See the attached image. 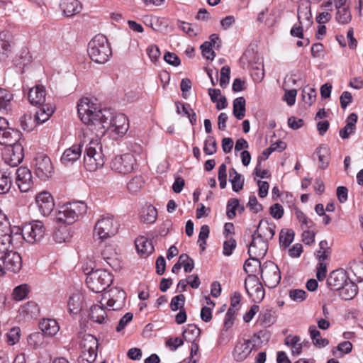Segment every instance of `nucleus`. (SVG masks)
Here are the masks:
<instances>
[{
  "instance_id": "1",
  "label": "nucleus",
  "mask_w": 363,
  "mask_h": 363,
  "mask_svg": "<svg viewBox=\"0 0 363 363\" xmlns=\"http://www.w3.org/2000/svg\"><path fill=\"white\" fill-rule=\"evenodd\" d=\"M77 112L87 129L96 136L103 135L110 129L118 135H123L129 128L128 119L123 113H113L109 109H99L89 98H82L77 104Z\"/></svg>"
},
{
  "instance_id": "2",
  "label": "nucleus",
  "mask_w": 363,
  "mask_h": 363,
  "mask_svg": "<svg viewBox=\"0 0 363 363\" xmlns=\"http://www.w3.org/2000/svg\"><path fill=\"white\" fill-rule=\"evenodd\" d=\"M87 52L91 60L99 64L106 62L112 55L107 38L101 34L95 35L89 41Z\"/></svg>"
},
{
  "instance_id": "3",
  "label": "nucleus",
  "mask_w": 363,
  "mask_h": 363,
  "mask_svg": "<svg viewBox=\"0 0 363 363\" xmlns=\"http://www.w3.org/2000/svg\"><path fill=\"white\" fill-rule=\"evenodd\" d=\"M87 206L84 202L77 201L64 204L55 214L57 223L71 225L83 217L86 213Z\"/></svg>"
},
{
  "instance_id": "4",
  "label": "nucleus",
  "mask_w": 363,
  "mask_h": 363,
  "mask_svg": "<svg viewBox=\"0 0 363 363\" xmlns=\"http://www.w3.org/2000/svg\"><path fill=\"white\" fill-rule=\"evenodd\" d=\"M14 232L19 234L20 238L16 239V245L20 244L22 240L29 243L40 242L44 237L45 228L42 221L34 220L26 224L22 229L18 227L13 228L12 235L14 238Z\"/></svg>"
},
{
  "instance_id": "5",
  "label": "nucleus",
  "mask_w": 363,
  "mask_h": 363,
  "mask_svg": "<svg viewBox=\"0 0 363 363\" xmlns=\"http://www.w3.org/2000/svg\"><path fill=\"white\" fill-rule=\"evenodd\" d=\"M84 167L89 172H95L104 166V155L102 145L99 140H91L87 145L84 156Z\"/></svg>"
},
{
  "instance_id": "6",
  "label": "nucleus",
  "mask_w": 363,
  "mask_h": 363,
  "mask_svg": "<svg viewBox=\"0 0 363 363\" xmlns=\"http://www.w3.org/2000/svg\"><path fill=\"white\" fill-rule=\"evenodd\" d=\"M113 281V277L106 270L97 269L87 274V286L95 293H101L108 287Z\"/></svg>"
},
{
  "instance_id": "7",
  "label": "nucleus",
  "mask_w": 363,
  "mask_h": 363,
  "mask_svg": "<svg viewBox=\"0 0 363 363\" xmlns=\"http://www.w3.org/2000/svg\"><path fill=\"white\" fill-rule=\"evenodd\" d=\"M119 228V224L113 216H107L99 219L95 225L94 237L104 240L114 235Z\"/></svg>"
},
{
  "instance_id": "8",
  "label": "nucleus",
  "mask_w": 363,
  "mask_h": 363,
  "mask_svg": "<svg viewBox=\"0 0 363 363\" xmlns=\"http://www.w3.org/2000/svg\"><path fill=\"white\" fill-rule=\"evenodd\" d=\"M137 166L136 159L131 153L115 157L111 162V169L118 174H128L133 172Z\"/></svg>"
},
{
  "instance_id": "9",
  "label": "nucleus",
  "mask_w": 363,
  "mask_h": 363,
  "mask_svg": "<svg viewBox=\"0 0 363 363\" xmlns=\"http://www.w3.org/2000/svg\"><path fill=\"white\" fill-rule=\"evenodd\" d=\"M125 298V293L123 290L113 288L103 295L100 303L106 305L108 307V311H115L124 307Z\"/></svg>"
},
{
  "instance_id": "10",
  "label": "nucleus",
  "mask_w": 363,
  "mask_h": 363,
  "mask_svg": "<svg viewBox=\"0 0 363 363\" xmlns=\"http://www.w3.org/2000/svg\"><path fill=\"white\" fill-rule=\"evenodd\" d=\"M257 347L252 338H240L236 342L233 351V357L235 361L242 362L247 359L253 351Z\"/></svg>"
},
{
  "instance_id": "11",
  "label": "nucleus",
  "mask_w": 363,
  "mask_h": 363,
  "mask_svg": "<svg viewBox=\"0 0 363 363\" xmlns=\"http://www.w3.org/2000/svg\"><path fill=\"white\" fill-rule=\"evenodd\" d=\"M261 278L268 288H275L281 280V273L278 266L273 262H265L261 268Z\"/></svg>"
},
{
  "instance_id": "12",
  "label": "nucleus",
  "mask_w": 363,
  "mask_h": 363,
  "mask_svg": "<svg viewBox=\"0 0 363 363\" xmlns=\"http://www.w3.org/2000/svg\"><path fill=\"white\" fill-rule=\"evenodd\" d=\"M2 157L5 163L11 166H18L24 158L23 147L21 143H15L5 147L2 150Z\"/></svg>"
},
{
  "instance_id": "13",
  "label": "nucleus",
  "mask_w": 363,
  "mask_h": 363,
  "mask_svg": "<svg viewBox=\"0 0 363 363\" xmlns=\"http://www.w3.org/2000/svg\"><path fill=\"white\" fill-rule=\"evenodd\" d=\"M35 174L43 181L48 180L53 172L51 160L47 155L38 153L34 159Z\"/></svg>"
},
{
  "instance_id": "14",
  "label": "nucleus",
  "mask_w": 363,
  "mask_h": 363,
  "mask_svg": "<svg viewBox=\"0 0 363 363\" xmlns=\"http://www.w3.org/2000/svg\"><path fill=\"white\" fill-rule=\"evenodd\" d=\"M35 200L40 213L43 216H48L52 212L55 208V201L50 192L43 191L37 194Z\"/></svg>"
},
{
  "instance_id": "15",
  "label": "nucleus",
  "mask_w": 363,
  "mask_h": 363,
  "mask_svg": "<svg viewBox=\"0 0 363 363\" xmlns=\"http://www.w3.org/2000/svg\"><path fill=\"white\" fill-rule=\"evenodd\" d=\"M350 280L346 271L339 269L330 272L327 278V286L332 291H339Z\"/></svg>"
},
{
  "instance_id": "16",
  "label": "nucleus",
  "mask_w": 363,
  "mask_h": 363,
  "mask_svg": "<svg viewBox=\"0 0 363 363\" xmlns=\"http://www.w3.org/2000/svg\"><path fill=\"white\" fill-rule=\"evenodd\" d=\"M252 237V240L248 248L250 257L263 258L268 250V242L256 236V233H254Z\"/></svg>"
},
{
  "instance_id": "17",
  "label": "nucleus",
  "mask_w": 363,
  "mask_h": 363,
  "mask_svg": "<svg viewBox=\"0 0 363 363\" xmlns=\"http://www.w3.org/2000/svg\"><path fill=\"white\" fill-rule=\"evenodd\" d=\"M16 183L21 192H27L30 189L33 180L30 169L21 167L16 170Z\"/></svg>"
},
{
  "instance_id": "18",
  "label": "nucleus",
  "mask_w": 363,
  "mask_h": 363,
  "mask_svg": "<svg viewBox=\"0 0 363 363\" xmlns=\"http://www.w3.org/2000/svg\"><path fill=\"white\" fill-rule=\"evenodd\" d=\"M2 259L7 271L17 273L22 267V258L20 254L16 252L6 251Z\"/></svg>"
},
{
  "instance_id": "19",
  "label": "nucleus",
  "mask_w": 363,
  "mask_h": 363,
  "mask_svg": "<svg viewBox=\"0 0 363 363\" xmlns=\"http://www.w3.org/2000/svg\"><path fill=\"white\" fill-rule=\"evenodd\" d=\"M111 312L108 311V307L106 305L100 303V305L96 304L91 307L89 315L93 321L99 324H106L109 321Z\"/></svg>"
},
{
  "instance_id": "20",
  "label": "nucleus",
  "mask_w": 363,
  "mask_h": 363,
  "mask_svg": "<svg viewBox=\"0 0 363 363\" xmlns=\"http://www.w3.org/2000/svg\"><path fill=\"white\" fill-rule=\"evenodd\" d=\"M255 233H256V236L268 242L275 234V225L273 223H269L268 220L262 219L259 221Z\"/></svg>"
},
{
  "instance_id": "21",
  "label": "nucleus",
  "mask_w": 363,
  "mask_h": 363,
  "mask_svg": "<svg viewBox=\"0 0 363 363\" xmlns=\"http://www.w3.org/2000/svg\"><path fill=\"white\" fill-rule=\"evenodd\" d=\"M82 145L78 144L66 149L61 157V162L65 165L73 164L79 159L82 152Z\"/></svg>"
},
{
  "instance_id": "22",
  "label": "nucleus",
  "mask_w": 363,
  "mask_h": 363,
  "mask_svg": "<svg viewBox=\"0 0 363 363\" xmlns=\"http://www.w3.org/2000/svg\"><path fill=\"white\" fill-rule=\"evenodd\" d=\"M20 133L18 130L8 128L0 130V144L5 147L15 143H19Z\"/></svg>"
},
{
  "instance_id": "23",
  "label": "nucleus",
  "mask_w": 363,
  "mask_h": 363,
  "mask_svg": "<svg viewBox=\"0 0 363 363\" xmlns=\"http://www.w3.org/2000/svg\"><path fill=\"white\" fill-rule=\"evenodd\" d=\"M45 89L42 85L31 88L28 92V100L33 105H43L45 101Z\"/></svg>"
},
{
  "instance_id": "24",
  "label": "nucleus",
  "mask_w": 363,
  "mask_h": 363,
  "mask_svg": "<svg viewBox=\"0 0 363 363\" xmlns=\"http://www.w3.org/2000/svg\"><path fill=\"white\" fill-rule=\"evenodd\" d=\"M64 15L69 17L79 13L82 6L77 0H62L60 4Z\"/></svg>"
},
{
  "instance_id": "25",
  "label": "nucleus",
  "mask_w": 363,
  "mask_h": 363,
  "mask_svg": "<svg viewBox=\"0 0 363 363\" xmlns=\"http://www.w3.org/2000/svg\"><path fill=\"white\" fill-rule=\"evenodd\" d=\"M357 118V115L354 113H352L347 116L345 126L339 132V135L342 139H347L355 132Z\"/></svg>"
},
{
  "instance_id": "26",
  "label": "nucleus",
  "mask_w": 363,
  "mask_h": 363,
  "mask_svg": "<svg viewBox=\"0 0 363 363\" xmlns=\"http://www.w3.org/2000/svg\"><path fill=\"white\" fill-rule=\"evenodd\" d=\"M301 338L298 335H289L284 340V344L291 347V354L294 356L301 354L302 349L308 342H300Z\"/></svg>"
},
{
  "instance_id": "27",
  "label": "nucleus",
  "mask_w": 363,
  "mask_h": 363,
  "mask_svg": "<svg viewBox=\"0 0 363 363\" xmlns=\"http://www.w3.org/2000/svg\"><path fill=\"white\" fill-rule=\"evenodd\" d=\"M135 244L138 252L144 256H148L154 251L152 241L145 236L138 237L135 240Z\"/></svg>"
},
{
  "instance_id": "28",
  "label": "nucleus",
  "mask_w": 363,
  "mask_h": 363,
  "mask_svg": "<svg viewBox=\"0 0 363 363\" xmlns=\"http://www.w3.org/2000/svg\"><path fill=\"white\" fill-rule=\"evenodd\" d=\"M19 238V234L16 232H14V238L12 234H2L0 235V260L3 259L4 254L8 251L10 245L17 246L16 239Z\"/></svg>"
},
{
  "instance_id": "29",
  "label": "nucleus",
  "mask_w": 363,
  "mask_h": 363,
  "mask_svg": "<svg viewBox=\"0 0 363 363\" xmlns=\"http://www.w3.org/2000/svg\"><path fill=\"white\" fill-rule=\"evenodd\" d=\"M40 328L45 335L54 336L59 331L60 327L54 319H43L40 322Z\"/></svg>"
},
{
  "instance_id": "30",
  "label": "nucleus",
  "mask_w": 363,
  "mask_h": 363,
  "mask_svg": "<svg viewBox=\"0 0 363 363\" xmlns=\"http://www.w3.org/2000/svg\"><path fill=\"white\" fill-rule=\"evenodd\" d=\"M35 114V119L38 123L42 124L47 121L54 113V108L49 104L40 105Z\"/></svg>"
},
{
  "instance_id": "31",
  "label": "nucleus",
  "mask_w": 363,
  "mask_h": 363,
  "mask_svg": "<svg viewBox=\"0 0 363 363\" xmlns=\"http://www.w3.org/2000/svg\"><path fill=\"white\" fill-rule=\"evenodd\" d=\"M229 181L232 184V189L235 192H238L243 189L244 178L237 172L235 168L229 169Z\"/></svg>"
},
{
  "instance_id": "32",
  "label": "nucleus",
  "mask_w": 363,
  "mask_h": 363,
  "mask_svg": "<svg viewBox=\"0 0 363 363\" xmlns=\"http://www.w3.org/2000/svg\"><path fill=\"white\" fill-rule=\"evenodd\" d=\"M157 216V209L152 205L146 206L142 208L140 213V219L145 223H153L155 222Z\"/></svg>"
},
{
  "instance_id": "33",
  "label": "nucleus",
  "mask_w": 363,
  "mask_h": 363,
  "mask_svg": "<svg viewBox=\"0 0 363 363\" xmlns=\"http://www.w3.org/2000/svg\"><path fill=\"white\" fill-rule=\"evenodd\" d=\"M245 104L246 101L242 96L238 97L233 101V113L237 119L241 120L245 117Z\"/></svg>"
},
{
  "instance_id": "34",
  "label": "nucleus",
  "mask_w": 363,
  "mask_h": 363,
  "mask_svg": "<svg viewBox=\"0 0 363 363\" xmlns=\"http://www.w3.org/2000/svg\"><path fill=\"white\" fill-rule=\"evenodd\" d=\"M357 286L351 280L348 281L344 287L339 290L340 296L344 300H351L357 294Z\"/></svg>"
},
{
  "instance_id": "35",
  "label": "nucleus",
  "mask_w": 363,
  "mask_h": 363,
  "mask_svg": "<svg viewBox=\"0 0 363 363\" xmlns=\"http://www.w3.org/2000/svg\"><path fill=\"white\" fill-rule=\"evenodd\" d=\"M12 186L11 174L9 170L0 171V194H6Z\"/></svg>"
},
{
  "instance_id": "36",
  "label": "nucleus",
  "mask_w": 363,
  "mask_h": 363,
  "mask_svg": "<svg viewBox=\"0 0 363 363\" xmlns=\"http://www.w3.org/2000/svg\"><path fill=\"white\" fill-rule=\"evenodd\" d=\"M45 335L41 332L33 333L28 337V343L34 348H40L46 345Z\"/></svg>"
},
{
  "instance_id": "37",
  "label": "nucleus",
  "mask_w": 363,
  "mask_h": 363,
  "mask_svg": "<svg viewBox=\"0 0 363 363\" xmlns=\"http://www.w3.org/2000/svg\"><path fill=\"white\" fill-rule=\"evenodd\" d=\"M81 296L78 293H75L72 294L69 297L67 306L69 312L70 314L75 315L77 314L81 309Z\"/></svg>"
},
{
  "instance_id": "38",
  "label": "nucleus",
  "mask_w": 363,
  "mask_h": 363,
  "mask_svg": "<svg viewBox=\"0 0 363 363\" xmlns=\"http://www.w3.org/2000/svg\"><path fill=\"white\" fill-rule=\"evenodd\" d=\"M13 94L8 90L0 88V111H7L11 109Z\"/></svg>"
},
{
  "instance_id": "39",
  "label": "nucleus",
  "mask_w": 363,
  "mask_h": 363,
  "mask_svg": "<svg viewBox=\"0 0 363 363\" xmlns=\"http://www.w3.org/2000/svg\"><path fill=\"white\" fill-rule=\"evenodd\" d=\"M335 20L338 23L342 25H346L350 23L352 20V13L350 6L337 9Z\"/></svg>"
},
{
  "instance_id": "40",
  "label": "nucleus",
  "mask_w": 363,
  "mask_h": 363,
  "mask_svg": "<svg viewBox=\"0 0 363 363\" xmlns=\"http://www.w3.org/2000/svg\"><path fill=\"white\" fill-rule=\"evenodd\" d=\"M259 259V257H250V259L245 261L244 270L248 275L254 274L258 268L261 270L262 265Z\"/></svg>"
},
{
  "instance_id": "41",
  "label": "nucleus",
  "mask_w": 363,
  "mask_h": 363,
  "mask_svg": "<svg viewBox=\"0 0 363 363\" xmlns=\"http://www.w3.org/2000/svg\"><path fill=\"white\" fill-rule=\"evenodd\" d=\"M199 335L200 329L195 325H188L183 331V337L188 342H194Z\"/></svg>"
},
{
  "instance_id": "42",
  "label": "nucleus",
  "mask_w": 363,
  "mask_h": 363,
  "mask_svg": "<svg viewBox=\"0 0 363 363\" xmlns=\"http://www.w3.org/2000/svg\"><path fill=\"white\" fill-rule=\"evenodd\" d=\"M320 167L325 169L329 164L330 149L326 145H322L317 150Z\"/></svg>"
},
{
  "instance_id": "43",
  "label": "nucleus",
  "mask_w": 363,
  "mask_h": 363,
  "mask_svg": "<svg viewBox=\"0 0 363 363\" xmlns=\"http://www.w3.org/2000/svg\"><path fill=\"white\" fill-rule=\"evenodd\" d=\"M35 118H33L30 114H24L20 118V125L21 128L27 132L32 131L36 126Z\"/></svg>"
},
{
  "instance_id": "44",
  "label": "nucleus",
  "mask_w": 363,
  "mask_h": 363,
  "mask_svg": "<svg viewBox=\"0 0 363 363\" xmlns=\"http://www.w3.org/2000/svg\"><path fill=\"white\" fill-rule=\"evenodd\" d=\"M30 288L28 284H21L14 288L12 296L16 301H22L26 298L29 293Z\"/></svg>"
},
{
  "instance_id": "45",
  "label": "nucleus",
  "mask_w": 363,
  "mask_h": 363,
  "mask_svg": "<svg viewBox=\"0 0 363 363\" xmlns=\"http://www.w3.org/2000/svg\"><path fill=\"white\" fill-rule=\"evenodd\" d=\"M350 269L359 282L363 280V261L353 260L350 263Z\"/></svg>"
},
{
  "instance_id": "46",
  "label": "nucleus",
  "mask_w": 363,
  "mask_h": 363,
  "mask_svg": "<svg viewBox=\"0 0 363 363\" xmlns=\"http://www.w3.org/2000/svg\"><path fill=\"white\" fill-rule=\"evenodd\" d=\"M295 215L297 220L301 223L302 228H311L314 226V223L310 218H308L299 208H296L295 209Z\"/></svg>"
},
{
  "instance_id": "47",
  "label": "nucleus",
  "mask_w": 363,
  "mask_h": 363,
  "mask_svg": "<svg viewBox=\"0 0 363 363\" xmlns=\"http://www.w3.org/2000/svg\"><path fill=\"white\" fill-rule=\"evenodd\" d=\"M240 208V201L238 199H230L227 203L226 215L230 220L233 219L235 216V211Z\"/></svg>"
},
{
  "instance_id": "48",
  "label": "nucleus",
  "mask_w": 363,
  "mask_h": 363,
  "mask_svg": "<svg viewBox=\"0 0 363 363\" xmlns=\"http://www.w3.org/2000/svg\"><path fill=\"white\" fill-rule=\"evenodd\" d=\"M13 228L11 227L7 216L0 209V235L2 234H12Z\"/></svg>"
},
{
  "instance_id": "49",
  "label": "nucleus",
  "mask_w": 363,
  "mask_h": 363,
  "mask_svg": "<svg viewBox=\"0 0 363 363\" xmlns=\"http://www.w3.org/2000/svg\"><path fill=\"white\" fill-rule=\"evenodd\" d=\"M274 315L271 310H265L259 314V321L264 327L270 326L274 323Z\"/></svg>"
},
{
  "instance_id": "50",
  "label": "nucleus",
  "mask_w": 363,
  "mask_h": 363,
  "mask_svg": "<svg viewBox=\"0 0 363 363\" xmlns=\"http://www.w3.org/2000/svg\"><path fill=\"white\" fill-rule=\"evenodd\" d=\"M179 261L182 266L184 267L185 272H191L194 268V262L192 258H191L186 254H182L179 257Z\"/></svg>"
},
{
  "instance_id": "51",
  "label": "nucleus",
  "mask_w": 363,
  "mask_h": 363,
  "mask_svg": "<svg viewBox=\"0 0 363 363\" xmlns=\"http://www.w3.org/2000/svg\"><path fill=\"white\" fill-rule=\"evenodd\" d=\"M217 150V143L213 136L206 138L204 142L203 151L207 155H213Z\"/></svg>"
},
{
  "instance_id": "52",
  "label": "nucleus",
  "mask_w": 363,
  "mask_h": 363,
  "mask_svg": "<svg viewBox=\"0 0 363 363\" xmlns=\"http://www.w3.org/2000/svg\"><path fill=\"white\" fill-rule=\"evenodd\" d=\"M247 293L255 302H260L264 297V290L262 284H259L256 287L252 289L250 292Z\"/></svg>"
},
{
  "instance_id": "53",
  "label": "nucleus",
  "mask_w": 363,
  "mask_h": 363,
  "mask_svg": "<svg viewBox=\"0 0 363 363\" xmlns=\"http://www.w3.org/2000/svg\"><path fill=\"white\" fill-rule=\"evenodd\" d=\"M294 238V233L291 230H288L286 232L281 231L279 235L280 245L284 247H288L290 244L293 242Z\"/></svg>"
},
{
  "instance_id": "54",
  "label": "nucleus",
  "mask_w": 363,
  "mask_h": 363,
  "mask_svg": "<svg viewBox=\"0 0 363 363\" xmlns=\"http://www.w3.org/2000/svg\"><path fill=\"white\" fill-rule=\"evenodd\" d=\"M185 296L183 294H179L174 296L170 302V308L172 311H177L178 310L184 309Z\"/></svg>"
},
{
  "instance_id": "55",
  "label": "nucleus",
  "mask_w": 363,
  "mask_h": 363,
  "mask_svg": "<svg viewBox=\"0 0 363 363\" xmlns=\"http://www.w3.org/2000/svg\"><path fill=\"white\" fill-rule=\"evenodd\" d=\"M81 347L82 350H90L93 347H98V340L92 335H85L81 342Z\"/></svg>"
},
{
  "instance_id": "56",
  "label": "nucleus",
  "mask_w": 363,
  "mask_h": 363,
  "mask_svg": "<svg viewBox=\"0 0 363 363\" xmlns=\"http://www.w3.org/2000/svg\"><path fill=\"white\" fill-rule=\"evenodd\" d=\"M212 43L206 41L200 47L202 55L207 60H213L216 56V53L212 50Z\"/></svg>"
},
{
  "instance_id": "57",
  "label": "nucleus",
  "mask_w": 363,
  "mask_h": 363,
  "mask_svg": "<svg viewBox=\"0 0 363 363\" xmlns=\"http://www.w3.org/2000/svg\"><path fill=\"white\" fill-rule=\"evenodd\" d=\"M143 184V179L140 177H135L128 183L127 188L130 193L135 194L141 189Z\"/></svg>"
},
{
  "instance_id": "58",
  "label": "nucleus",
  "mask_w": 363,
  "mask_h": 363,
  "mask_svg": "<svg viewBox=\"0 0 363 363\" xmlns=\"http://www.w3.org/2000/svg\"><path fill=\"white\" fill-rule=\"evenodd\" d=\"M302 96L305 103L311 106L315 100L316 92L315 89L306 87L302 91Z\"/></svg>"
},
{
  "instance_id": "59",
  "label": "nucleus",
  "mask_w": 363,
  "mask_h": 363,
  "mask_svg": "<svg viewBox=\"0 0 363 363\" xmlns=\"http://www.w3.org/2000/svg\"><path fill=\"white\" fill-rule=\"evenodd\" d=\"M289 296L295 302H302L306 300L307 294L303 289H291L289 292Z\"/></svg>"
},
{
  "instance_id": "60",
  "label": "nucleus",
  "mask_w": 363,
  "mask_h": 363,
  "mask_svg": "<svg viewBox=\"0 0 363 363\" xmlns=\"http://www.w3.org/2000/svg\"><path fill=\"white\" fill-rule=\"evenodd\" d=\"M218 179L221 189H225L227 185V167L221 164L218 167Z\"/></svg>"
},
{
  "instance_id": "61",
  "label": "nucleus",
  "mask_w": 363,
  "mask_h": 363,
  "mask_svg": "<svg viewBox=\"0 0 363 363\" xmlns=\"http://www.w3.org/2000/svg\"><path fill=\"white\" fill-rule=\"evenodd\" d=\"M230 68L229 66H223L220 69V86L225 88L229 84Z\"/></svg>"
},
{
  "instance_id": "62",
  "label": "nucleus",
  "mask_w": 363,
  "mask_h": 363,
  "mask_svg": "<svg viewBox=\"0 0 363 363\" xmlns=\"http://www.w3.org/2000/svg\"><path fill=\"white\" fill-rule=\"evenodd\" d=\"M20 328H13L6 334L7 342L9 345H13L19 341L20 339Z\"/></svg>"
},
{
  "instance_id": "63",
  "label": "nucleus",
  "mask_w": 363,
  "mask_h": 363,
  "mask_svg": "<svg viewBox=\"0 0 363 363\" xmlns=\"http://www.w3.org/2000/svg\"><path fill=\"white\" fill-rule=\"evenodd\" d=\"M352 350V344L350 341H344L340 342L336 347L332 350L333 354H335L336 351H339L342 353V356L345 354L350 353Z\"/></svg>"
},
{
  "instance_id": "64",
  "label": "nucleus",
  "mask_w": 363,
  "mask_h": 363,
  "mask_svg": "<svg viewBox=\"0 0 363 363\" xmlns=\"http://www.w3.org/2000/svg\"><path fill=\"white\" fill-rule=\"evenodd\" d=\"M261 282L259 281L258 277L255 274L248 275L245 281V288L247 292L258 286Z\"/></svg>"
}]
</instances>
